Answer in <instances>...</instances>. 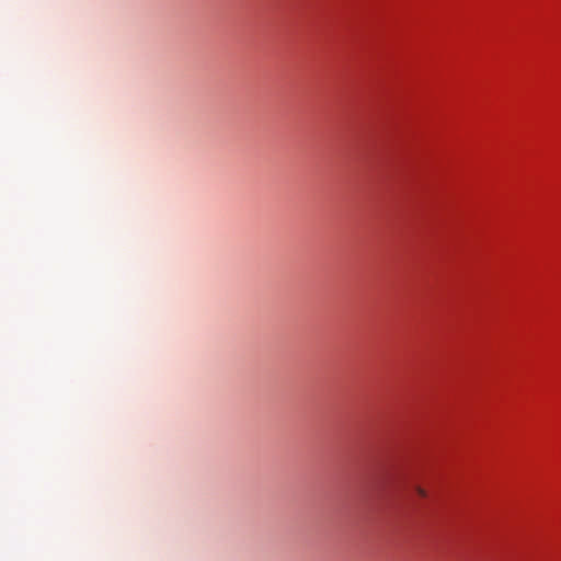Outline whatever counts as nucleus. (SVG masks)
<instances>
[{"mask_svg": "<svg viewBox=\"0 0 561 561\" xmlns=\"http://www.w3.org/2000/svg\"><path fill=\"white\" fill-rule=\"evenodd\" d=\"M415 492L417 493V495H420L421 497H426L427 496V492L426 490H424L423 488H421L420 485H416L415 486Z\"/></svg>", "mask_w": 561, "mask_h": 561, "instance_id": "f257e3e1", "label": "nucleus"}]
</instances>
